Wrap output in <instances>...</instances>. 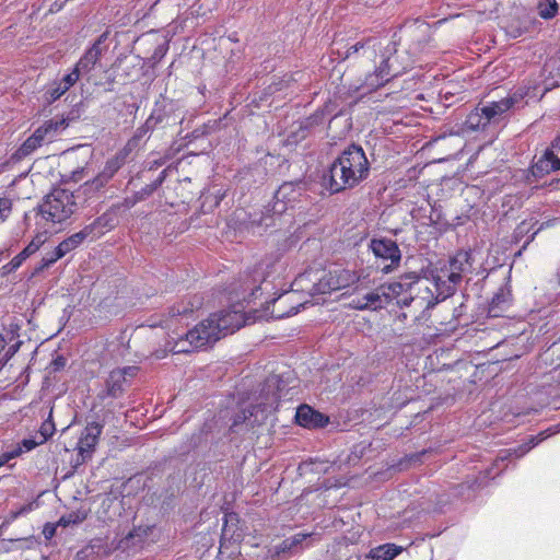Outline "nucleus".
I'll list each match as a JSON object with an SVG mask.
<instances>
[{"label":"nucleus","mask_w":560,"mask_h":560,"mask_svg":"<svg viewBox=\"0 0 560 560\" xmlns=\"http://www.w3.org/2000/svg\"><path fill=\"white\" fill-rule=\"evenodd\" d=\"M284 284L277 288L276 282H259L256 288H262L258 291L257 303L262 307L264 315H270L276 319L293 316L308 304L325 303V299L317 296L330 294L332 291L340 290L346 285L340 282H314L311 291L294 289L298 282H289L287 288Z\"/></svg>","instance_id":"f257e3e1"},{"label":"nucleus","mask_w":560,"mask_h":560,"mask_svg":"<svg viewBox=\"0 0 560 560\" xmlns=\"http://www.w3.org/2000/svg\"><path fill=\"white\" fill-rule=\"evenodd\" d=\"M560 432V423L551 425L546 430L539 432L536 435H530L527 440L512 448L502 451L492 467L485 470H480L477 475H468L464 482L451 483L448 487V493L439 495L438 504L439 511H443V506L451 503V498L469 499V491H475L488 486L490 480L495 479L506 468L505 462L512 458H522L530 450L539 445L542 441Z\"/></svg>","instance_id":"f03ea898"},{"label":"nucleus","mask_w":560,"mask_h":560,"mask_svg":"<svg viewBox=\"0 0 560 560\" xmlns=\"http://www.w3.org/2000/svg\"><path fill=\"white\" fill-rule=\"evenodd\" d=\"M248 283L231 282L230 289L235 292H230L229 306L210 315L215 327L220 329L221 338L235 332L262 316V314L250 316L252 311L258 312L255 308L246 311V307L250 304L258 305V291L262 290V288L246 285Z\"/></svg>","instance_id":"7ed1b4c3"},{"label":"nucleus","mask_w":560,"mask_h":560,"mask_svg":"<svg viewBox=\"0 0 560 560\" xmlns=\"http://www.w3.org/2000/svg\"><path fill=\"white\" fill-rule=\"evenodd\" d=\"M370 174V163L364 150L351 144L331 163L327 174L323 176L324 186L331 192L353 188Z\"/></svg>","instance_id":"20e7f679"},{"label":"nucleus","mask_w":560,"mask_h":560,"mask_svg":"<svg viewBox=\"0 0 560 560\" xmlns=\"http://www.w3.org/2000/svg\"><path fill=\"white\" fill-rule=\"evenodd\" d=\"M307 191V183L304 179L284 182L275 192L273 202L264 209L248 213L250 228H275L277 220L289 209L294 208Z\"/></svg>","instance_id":"39448f33"},{"label":"nucleus","mask_w":560,"mask_h":560,"mask_svg":"<svg viewBox=\"0 0 560 560\" xmlns=\"http://www.w3.org/2000/svg\"><path fill=\"white\" fill-rule=\"evenodd\" d=\"M282 381L279 376H272L266 381L262 393L267 392L265 400L252 404L234 413L230 431L237 432L241 425L246 430L261 425L268 417L277 410L281 400Z\"/></svg>","instance_id":"423d86ee"},{"label":"nucleus","mask_w":560,"mask_h":560,"mask_svg":"<svg viewBox=\"0 0 560 560\" xmlns=\"http://www.w3.org/2000/svg\"><path fill=\"white\" fill-rule=\"evenodd\" d=\"M375 58L376 67L372 74L368 75L365 84L370 89L384 86L392 79L405 73L412 66V59L408 51H398L395 42H388L385 46L378 43Z\"/></svg>","instance_id":"0eeeda50"},{"label":"nucleus","mask_w":560,"mask_h":560,"mask_svg":"<svg viewBox=\"0 0 560 560\" xmlns=\"http://www.w3.org/2000/svg\"><path fill=\"white\" fill-rule=\"evenodd\" d=\"M523 96L514 93L497 102H489L472 109L466 117L465 129L483 130L488 125L500 122L504 115L522 101Z\"/></svg>","instance_id":"6e6552de"},{"label":"nucleus","mask_w":560,"mask_h":560,"mask_svg":"<svg viewBox=\"0 0 560 560\" xmlns=\"http://www.w3.org/2000/svg\"><path fill=\"white\" fill-rule=\"evenodd\" d=\"M80 195L65 188H55L38 206V212L46 221L61 223L69 219L78 209L77 199Z\"/></svg>","instance_id":"1a4fd4ad"},{"label":"nucleus","mask_w":560,"mask_h":560,"mask_svg":"<svg viewBox=\"0 0 560 560\" xmlns=\"http://www.w3.org/2000/svg\"><path fill=\"white\" fill-rule=\"evenodd\" d=\"M340 114L341 113L338 110L337 102L328 100L322 107L317 108L312 115L300 120L298 122L299 127L294 133L298 139H305L317 127L323 126L327 119L331 121L335 117L339 116Z\"/></svg>","instance_id":"9d476101"},{"label":"nucleus","mask_w":560,"mask_h":560,"mask_svg":"<svg viewBox=\"0 0 560 560\" xmlns=\"http://www.w3.org/2000/svg\"><path fill=\"white\" fill-rule=\"evenodd\" d=\"M369 247L375 257L382 260L383 266L378 265L377 268L383 273H388L399 266L401 253L396 241L386 237L373 238Z\"/></svg>","instance_id":"9b49d317"},{"label":"nucleus","mask_w":560,"mask_h":560,"mask_svg":"<svg viewBox=\"0 0 560 560\" xmlns=\"http://www.w3.org/2000/svg\"><path fill=\"white\" fill-rule=\"evenodd\" d=\"M220 339V329L215 327L211 316L186 332V341L189 342L191 350H199L211 346Z\"/></svg>","instance_id":"f8f14e48"},{"label":"nucleus","mask_w":560,"mask_h":560,"mask_svg":"<svg viewBox=\"0 0 560 560\" xmlns=\"http://www.w3.org/2000/svg\"><path fill=\"white\" fill-rule=\"evenodd\" d=\"M91 236V229H82L81 231L72 234L71 236L63 240L59 245L47 256L42 259V264L38 267H35L32 276H35L39 270H43L46 267H49L51 264L56 262L58 259L62 258L65 255L70 253L71 250L79 247L88 237Z\"/></svg>","instance_id":"ddd939ff"},{"label":"nucleus","mask_w":560,"mask_h":560,"mask_svg":"<svg viewBox=\"0 0 560 560\" xmlns=\"http://www.w3.org/2000/svg\"><path fill=\"white\" fill-rule=\"evenodd\" d=\"M441 271H448L447 280H460L472 273L474 259L470 250H458L448 260H439Z\"/></svg>","instance_id":"4468645a"},{"label":"nucleus","mask_w":560,"mask_h":560,"mask_svg":"<svg viewBox=\"0 0 560 560\" xmlns=\"http://www.w3.org/2000/svg\"><path fill=\"white\" fill-rule=\"evenodd\" d=\"M104 424L98 421L88 422L84 429L81 431L77 451L78 457L81 463H84L92 458L96 445L98 444L100 436L103 432Z\"/></svg>","instance_id":"2eb2a0df"},{"label":"nucleus","mask_w":560,"mask_h":560,"mask_svg":"<svg viewBox=\"0 0 560 560\" xmlns=\"http://www.w3.org/2000/svg\"><path fill=\"white\" fill-rule=\"evenodd\" d=\"M560 171V137H557L542 155L532 165L534 177L541 178L551 172Z\"/></svg>","instance_id":"dca6fc26"},{"label":"nucleus","mask_w":560,"mask_h":560,"mask_svg":"<svg viewBox=\"0 0 560 560\" xmlns=\"http://www.w3.org/2000/svg\"><path fill=\"white\" fill-rule=\"evenodd\" d=\"M177 110V104L170 98H166L161 95V97L155 101L154 106L152 108L151 114L148 119L150 124L158 127H165L171 124H175L178 118L175 113Z\"/></svg>","instance_id":"f3484780"},{"label":"nucleus","mask_w":560,"mask_h":560,"mask_svg":"<svg viewBox=\"0 0 560 560\" xmlns=\"http://www.w3.org/2000/svg\"><path fill=\"white\" fill-rule=\"evenodd\" d=\"M294 419L298 425L307 430L324 429L330 422L327 415L307 404H302L296 408Z\"/></svg>","instance_id":"a211bd4d"},{"label":"nucleus","mask_w":560,"mask_h":560,"mask_svg":"<svg viewBox=\"0 0 560 560\" xmlns=\"http://www.w3.org/2000/svg\"><path fill=\"white\" fill-rule=\"evenodd\" d=\"M393 300L387 287L382 285L378 290L369 292L361 298L353 299L351 306L357 310L376 311L386 307Z\"/></svg>","instance_id":"6ab92c4d"},{"label":"nucleus","mask_w":560,"mask_h":560,"mask_svg":"<svg viewBox=\"0 0 560 560\" xmlns=\"http://www.w3.org/2000/svg\"><path fill=\"white\" fill-rule=\"evenodd\" d=\"M512 290L509 282H505L493 294L488 306L489 317H501L512 306Z\"/></svg>","instance_id":"aec40b11"},{"label":"nucleus","mask_w":560,"mask_h":560,"mask_svg":"<svg viewBox=\"0 0 560 560\" xmlns=\"http://www.w3.org/2000/svg\"><path fill=\"white\" fill-rule=\"evenodd\" d=\"M312 533H298L291 537L283 539L273 547L276 556H294L302 552L308 545L304 546V541L312 537Z\"/></svg>","instance_id":"412c9836"},{"label":"nucleus","mask_w":560,"mask_h":560,"mask_svg":"<svg viewBox=\"0 0 560 560\" xmlns=\"http://www.w3.org/2000/svg\"><path fill=\"white\" fill-rule=\"evenodd\" d=\"M69 118L56 117L46 120L39 126L34 133L39 136V139L44 142H51L61 131L69 126Z\"/></svg>","instance_id":"4be33fe9"},{"label":"nucleus","mask_w":560,"mask_h":560,"mask_svg":"<svg viewBox=\"0 0 560 560\" xmlns=\"http://www.w3.org/2000/svg\"><path fill=\"white\" fill-rule=\"evenodd\" d=\"M202 304V296L195 294L171 306L168 314L171 317L188 318L195 311L201 308Z\"/></svg>","instance_id":"5701e85b"},{"label":"nucleus","mask_w":560,"mask_h":560,"mask_svg":"<svg viewBox=\"0 0 560 560\" xmlns=\"http://www.w3.org/2000/svg\"><path fill=\"white\" fill-rule=\"evenodd\" d=\"M378 40L375 38H368L365 40L358 42L351 46H349L343 55H340L342 59H349L354 55H362L370 58L371 56H376Z\"/></svg>","instance_id":"b1692460"},{"label":"nucleus","mask_w":560,"mask_h":560,"mask_svg":"<svg viewBox=\"0 0 560 560\" xmlns=\"http://www.w3.org/2000/svg\"><path fill=\"white\" fill-rule=\"evenodd\" d=\"M457 282H432L433 289H428L432 300L428 301L427 307H433L440 302L445 301L447 298L452 296L456 290L455 284Z\"/></svg>","instance_id":"393cba45"},{"label":"nucleus","mask_w":560,"mask_h":560,"mask_svg":"<svg viewBox=\"0 0 560 560\" xmlns=\"http://www.w3.org/2000/svg\"><path fill=\"white\" fill-rule=\"evenodd\" d=\"M131 153V148L125 145L122 149L117 151L115 155L108 159L102 170V172L112 179L117 172L127 163V160Z\"/></svg>","instance_id":"a878e982"},{"label":"nucleus","mask_w":560,"mask_h":560,"mask_svg":"<svg viewBox=\"0 0 560 560\" xmlns=\"http://www.w3.org/2000/svg\"><path fill=\"white\" fill-rule=\"evenodd\" d=\"M102 55L103 49H97L96 46H90L75 63L74 68L78 69L81 74L89 73L100 61Z\"/></svg>","instance_id":"bb28decb"},{"label":"nucleus","mask_w":560,"mask_h":560,"mask_svg":"<svg viewBox=\"0 0 560 560\" xmlns=\"http://www.w3.org/2000/svg\"><path fill=\"white\" fill-rule=\"evenodd\" d=\"M45 240V233H38L31 243L8 264V266H10V270L18 269L28 256L39 249Z\"/></svg>","instance_id":"cd10ccee"},{"label":"nucleus","mask_w":560,"mask_h":560,"mask_svg":"<svg viewBox=\"0 0 560 560\" xmlns=\"http://www.w3.org/2000/svg\"><path fill=\"white\" fill-rule=\"evenodd\" d=\"M126 380L121 372L112 371L106 380V396L119 398L125 392Z\"/></svg>","instance_id":"c85d7f7f"},{"label":"nucleus","mask_w":560,"mask_h":560,"mask_svg":"<svg viewBox=\"0 0 560 560\" xmlns=\"http://www.w3.org/2000/svg\"><path fill=\"white\" fill-rule=\"evenodd\" d=\"M402 551V547L395 544H384L370 550L368 557L371 560H393Z\"/></svg>","instance_id":"c756f323"},{"label":"nucleus","mask_w":560,"mask_h":560,"mask_svg":"<svg viewBox=\"0 0 560 560\" xmlns=\"http://www.w3.org/2000/svg\"><path fill=\"white\" fill-rule=\"evenodd\" d=\"M109 180L110 179L101 171L93 179L85 182L77 192L89 198L104 188Z\"/></svg>","instance_id":"7c9ffc66"},{"label":"nucleus","mask_w":560,"mask_h":560,"mask_svg":"<svg viewBox=\"0 0 560 560\" xmlns=\"http://www.w3.org/2000/svg\"><path fill=\"white\" fill-rule=\"evenodd\" d=\"M221 128V119L209 120L205 122L202 126L195 128L191 132L187 133L185 139L189 142L197 140L199 138L207 137Z\"/></svg>","instance_id":"2f4dec72"},{"label":"nucleus","mask_w":560,"mask_h":560,"mask_svg":"<svg viewBox=\"0 0 560 560\" xmlns=\"http://www.w3.org/2000/svg\"><path fill=\"white\" fill-rule=\"evenodd\" d=\"M42 145L43 141L39 139V136L33 132L32 136H30L15 151L13 158L16 160H22L32 154L36 149H38Z\"/></svg>","instance_id":"473e14b6"},{"label":"nucleus","mask_w":560,"mask_h":560,"mask_svg":"<svg viewBox=\"0 0 560 560\" xmlns=\"http://www.w3.org/2000/svg\"><path fill=\"white\" fill-rule=\"evenodd\" d=\"M536 9L539 18L548 21L558 15L559 3L557 0H538Z\"/></svg>","instance_id":"72a5a7b5"},{"label":"nucleus","mask_w":560,"mask_h":560,"mask_svg":"<svg viewBox=\"0 0 560 560\" xmlns=\"http://www.w3.org/2000/svg\"><path fill=\"white\" fill-rule=\"evenodd\" d=\"M21 341L15 340L7 347V340L0 335V371L8 363V361L19 351Z\"/></svg>","instance_id":"f704fd0d"},{"label":"nucleus","mask_w":560,"mask_h":560,"mask_svg":"<svg viewBox=\"0 0 560 560\" xmlns=\"http://www.w3.org/2000/svg\"><path fill=\"white\" fill-rule=\"evenodd\" d=\"M276 267V260L272 258L262 259L254 269L250 275L252 280H267L270 276H272V270Z\"/></svg>","instance_id":"c9c22d12"},{"label":"nucleus","mask_w":560,"mask_h":560,"mask_svg":"<svg viewBox=\"0 0 560 560\" xmlns=\"http://www.w3.org/2000/svg\"><path fill=\"white\" fill-rule=\"evenodd\" d=\"M413 282H388L387 290L392 294H397L396 296V304L400 307L409 306L415 299L409 296H399V292L404 290L405 285L410 287Z\"/></svg>","instance_id":"e433bc0d"},{"label":"nucleus","mask_w":560,"mask_h":560,"mask_svg":"<svg viewBox=\"0 0 560 560\" xmlns=\"http://www.w3.org/2000/svg\"><path fill=\"white\" fill-rule=\"evenodd\" d=\"M112 218L108 214H102L96 218L92 223L84 226L91 229V237L100 236L104 233L105 229H112Z\"/></svg>","instance_id":"4c0bfd02"},{"label":"nucleus","mask_w":560,"mask_h":560,"mask_svg":"<svg viewBox=\"0 0 560 560\" xmlns=\"http://www.w3.org/2000/svg\"><path fill=\"white\" fill-rule=\"evenodd\" d=\"M67 92L68 91L66 88H63V84L60 82V80H55L45 90L44 97L48 104H52Z\"/></svg>","instance_id":"58836bf2"},{"label":"nucleus","mask_w":560,"mask_h":560,"mask_svg":"<svg viewBox=\"0 0 560 560\" xmlns=\"http://www.w3.org/2000/svg\"><path fill=\"white\" fill-rule=\"evenodd\" d=\"M85 518H86V512L78 510V511H72V512H70L68 514L62 515L59 518L58 524L63 526V527H67V526H70V525L80 524Z\"/></svg>","instance_id":"ea45409f"},{"label":"nucleus","mask_w":560,"mask_h":560,"mask_svg":"<svg viewBox=\"0 0 560 560\" xmlns=\"http://www.w3.org/2000/svg\"><path fill=\"white\" fill-rule=\"evenodd\" d=\"M56 427L52 420V409H50L48 418L42 423L38 430L40 441L46 443L54 435Z\"/></svg>","instance_id":"a19ab883"},{"label":"nucleus","mask_w":560,"mask_h":560,"mask_svg":"<svg viewBox=\"0 0 560 560\" xmlns=\"http://www.w3.org/2000/svg\"><path fill=\"white\" fill-rule=\"evenodd\" d=\"M154 126L150 124V120L147 118L143 125L137 128V130L133 133V137L129 140L128 147L131 148L132 143H137L142 138H144L147 135L152 132L154 130Z\"/></svg>","instance_id":"79ce46f5"},{"label":"nucleus","mask_w":560,"mask_h":560,"mask_svg":"<svg viewBox=\"0 0 560 560\" xmlns=\"http://www.w3.org/2000/svg\"><path fill=\"white\" fill-rule=\"evenodd\" d=\"M159 187L152 182L144 187H142L140 190L136 191L133 195V203L143 201L147 198H149Z\"/></svg>","instance_id":"37998d69"},{"label":"nucleus","mask_w":560,"mask_h":560,"mask_svg":"<svg viewBox=\"0 0 560 560\" xmlns=\"http://www.w3.org/2000/svg\"><path fill=\"white\" fill-rule=\"evenodd\" d=\"M81 73L78 69L73 67L71 72L65 74L60 80V82L63 84V88H66L67 91H69L80 79Z\"/></svg>","instance_id":"c03bdc74"},{"label":"nucleus","mask_w":560,"mask_h":560,"mask_svg":"<svg viewBox=\"0 0 560 560\" xmlns=\"http://www.w3.org/2000/svg\"><path fill=\"white\" fill-rule=\"evenodd\" d=\"M549 75L550 77H546L544 80V84H545L544 91L545 92H548V91L559 86V84H560V70L559 69H557L555 73H553V70H550Z\"/></svg>","instance_id":"a18cd8bd"},{"label":"nucleus","mask_w":560,"mask_h":560,"mask_svg":"<svg viewBox=\"0 0 560 560\" xmlns=\"http://www.w3.org/2000/svg\"><path fill=\"white\" fill-rule=\"evenodd\" d=\"M42 444H44V443L40 440L37 441L35 438H25L13 448H20L21 455H22L24 452H31L36 446L42 445Z\"/></svg>","instance_id":"49530a36"},{"label":"nucleus","mask_w":560,"mask_h":560,"mask_svg":"<svg viewBox=\"0 0 560 560\" xmlns=\"http://www.w3.org/2000/svg\"><path fill=\"white\" fill-rule=\"evenodd\" d=\"M167 50H168L167 44H161L158 47H155L152 56L149 59L152 62V66H155L156 63H159L164 58V56L167 54Z\"/></svg>","instance_id":"de8ad7c7"},{"label":"nucleus","mask_w":560,"mask_h":560,"mask_svg":"<svg viewBox=\"0 0 560 560\" xmlns=\"http://www.w3.org/2000/svg\"><path fill=\"white\" fill-rule=\"evenodd\" d=\"M12 210V201L9 198H0V223L4 222Z\"/></svg>","instance_id":"09e8293b"},{"label":"nucleus","mask_w":560,"mask_h":560,"mask_svg":"<svg viewBox=\"0 0 560 560\" xmlns=\"http://www.w3.org/2000/svg\"><path fill=\"white\" fill-rule=\"evenodd\" d=\"M21 456L20 448H11L0 454V468L10 463V460Z\"/></svg>","instance_id":"8fccbe9b"},{"label":"nucleus","mask_w":560,"mask_h":560,"mask_svg":"<svg viewBox=\"0 0 560 560\" xmlns=\"http://www.w3.org/2000/svg\"><path fill=\"white\" fill-rule=\"evenodd\" d=\"M57 530V525L52 523H46L43 527V535L46 540H50L55 535Z\"/></svg>","instance_id":"3c124183"},{"label":"nucleus","mask_w":560,"mask_h":560,"mask_svg":"<svg viewBox=\"0 0 560 560\" xmlns=\"http://www.w3.org/2000/svg\"><path fill=\"white\" fill-rule=\"evenodd\" d=\"M33 510V503L24 504L22 505L18 511L13 512V517H20L27 513H30Z\"/></svg>","instance_id":"603ef678"},{"label":"nucleus","mask_w":560,"mask_h":560,"mask_svg":"<svg viewBox=\"0 0 560 560\" xmlns=\"http://www.w3.org/2000/svg\"><path fill=\"white\" fill-rule=\"evenodd\" d=\"M116 372H121L125 380L127 377H133L136 375L137 368L136 366H125L122 369L115 370Z\"/></svg>","instance_id":"864d4df0"},{"label":"nucleus","mask_w":560,"mask_h":560,"mask_svg":"<svg viewBox=\"0 0 560 560\" xmlns=\"http://www.w3.org/2000/svg\"><path fill=\"white\" fill-rule=\"evenodd\" d=\"M168 171H170V167L164 168V170L159 174L158 178L153 180V183H154L158 187H160V186L164 183V180H165V179H166V177H167V173H168Z\"/></svg>","instance_id":"5fc2aeb1"},{"label":"nucleus","mask_w":560,"mask_h":560,"mask_svg":"<svg viewBox=\"0 0 560 560\" xmlns=\"http://www.w3.org/2000/svg\"><path fill=\"white\" fill-rule=\"evenodd\" d=\"M108 32H104L97 37V39L91 46H96L97 49H103L102 45L106 42Z\"/></svg>","instance_id":"6e6d98bb"},{"label":"nucleus","mask_w":560,"mask_h":560,"mask_svg":"<svg viewBox=\"0 0 560 560\" xmlns=\"http://www.w3.org/2000/svg\"><path fill=\"white\" fill-rule=\"evenodd\" d=\"M69 0H55V2L50 5V12H58L60 11L65 4L68 2Z\"/></svg>","instance_id":"4d7b16f0"},{"label":"nucleus","mask_w":560,"mask_h":560,"mask_svg":"<svg viewBox=\"0 0 560 560\" xmlns=\"http://www.w3.org/2000/svg\"><path fill=\"white\" fill-rule=\"evenodd\" d=\"M299 79H296L293 74L291 75H285L280 82H279V88H277V90H281L282 86H289L291 81H298Z\"/></svg>","instance_id":"13d9d810"},{"label":"nucleus","mask_w":560,"mask_h":560,"mask_svg":"<svg viewBox=\"0 0 560 560\" xmlns=\"http://www.w3.org/2000/svg\"><path fill=\"white\" fill-rule=\"evenodd\" d=\"M165 163L164 160H154L152 162H148V171L156 170L158 167L162 166Z\"/></svg>","instance_id":"bf43d9fd"},{"label":"nucleus","mask_w":560,"mask_h":560,"mask_svg":"<svg viewBox=\"0 0 560 560\" xmlns=\"http://www.w3.org/2000/svg\"><path fill=\"white\" fill-rule=\"evenodd\" d=\"M12 270H10V266H8V264L5 266H3L1 269H0V275L1 277H4L7 275H9Z\"/></svg>","instance_id":"052dcab7"},{"label":"nucleus","mask_w":560,"mask_h":560,"mask_svg":"<svg viewBox=\"0 0 560 560\" xmlns=\"http://www.w3.org/2000/svg\"><path fill=\"white\" fill-rule=\"evenodd\" d=\"M54 364L56 365V369H59L65 365L63 358L59 357L54 361Z\"/></svg>","instance_id":"680f3d73"},{"label":"nucleus","mask_w":560,"mask_h":560,"mask_svg":"<svg viewBox=\"0 0 560 560\" xmlns=\"http://www.w3.org/2000/svg\"><path fill=\"white\" fill-rule=\"evenodd\" d=\"M406 279H412V280H420L419 276H416L415 273L406 275Z\"/></svg>","instance_id":"e2e57ef3"},{"label":"nucleus","mask_w":560,"mask_h":560,"mask_svg":"<svg viewBox=\"0 0 560 560\" xmlns=\"http://www.w3.org/2000/svg\"><path fill=\"white\" fill-rule=\"evenodd\" d=\"M189 351H191V350L190 349H186V348H179L177 350V352H189Z\"/></svg>","instance_id":"0e129e2a"},{"label":"nucleus","mask_w":560,"mask_h":560,"mask_svg":"<svg viewBox=\"0 0 560 560\" xmlns=\"http://www.w3.org/2000/svg\"><path fill=\"white\" fill-rule=\"evenodd\" d=\"M441 279H442V276H440V275L433 276V280L440 281Z\"/></svg>","instance_id":"69168bd1"},{"label":"nucleus","mask_w":560,"mask_h":560,"mask_svg":"<svg viewBox=\"0 0 560 560\" xmlns=\"http://www.w3.org/2000/svg\"><path fill=\"white\" fill-rule=\"evenodd\" d=\"M548 69H549V66H548V65H546V66L544 67V70H542V71H544V73H545V72H547V71H548Z\"/></svg>","instance_id":"338daca9"},{"label":"nucleus","mask_w":560,"mask_h":560,"mask_svg":"<svg viewBox=\"0 0 560 560\" xmlns=\"http://www.w3.org/2000/svg\"><path fill=\"white\" fill-rule=\"evenodd\" d=\"M557 276L560 278V268L558 269Z\"/></svg>","instance_id":"774afa93"}]
</instances>
